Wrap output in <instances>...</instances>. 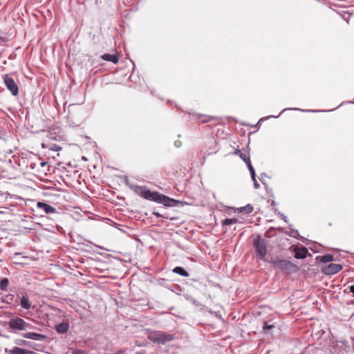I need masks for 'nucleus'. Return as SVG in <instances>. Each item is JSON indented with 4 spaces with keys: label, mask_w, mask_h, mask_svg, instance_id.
Listing matches in <instances>:
<instances>
[{
    "label": "nucleus",
    "mask_w": 354,
    "mask_h": 354,
    "mask_svg": "<svg viewBox=\"0 0 354 354\" xmlns=\"http://www.w3.org/2000/svg\"><path fill=\"white\" fill-rule=\"evenodd\" d=\"M137 192L143 198L153 201L156 202L161 203L165 206L171 207L176 205L178 201L170 198L163 194H159L156 192H151L150 190L145 187H140L137 189Z\"/></svg>",
    "instance_id": "1"
},
{
    "label": "nucleus",
    "mask_w": 354,
    "mask_h": 354,
    "mask_svg": "<svg viewBox=\"0 0 354 354\" xmlns=\"http://www.w3.org/2000/svg\"><path fill=\"white\" fill-rule=\"evenodd\" d=\"M148 339L153 343L164 344L173 340L174 336L162 331H150L148 335Z\"/></svg>",
    "instance_id": "2"
},
{
    "label": "nucleus",
    "mask_w": 354,
    "mask_h": 354,
    "mask_svg": "<svg viewBox=\"0 0 354 354\" xmlns=\"http://www.w3.org/2000/svg\"><path fill=\"white\" fill-rule=\"evenodd\" d=\"M253 246L255 249L257 254L261 259L266 261V255L267 254L266 241L258 235L253 241Z\"/></svg>",
    "instance_id": "3"
},
{
    "label": "nucleus",
    "mask_w": 354,
    "mask_h": 354,
    "mask_svg": "<svg viewBox=\"0 0 354 354\" xmlns=\"http://www.w3.org/2000/svg\"><path fill=\"white\" fill-rule=\"evenodd\" d=\"M4 84L12 95L17 96L19 93V87L15 81L8 74L2 76Z\"/></svg>",
    "instance_id": "4"
},
{
    "label": "nucleus",
    "mask_w": 354,
    "mask_h": 354,
    "mask_svg": "<svg viewBox=\"0 0 354 354\" xmlns=\"http://www.w3.org/2000/svg\"><path fill=\"white\" fill-rule=\"evenodd\" d=\"M9 325L12 329H16L19 330H25L27 328H32V326L30 324L26 322L21 318L12 319L10 321Z\"/></svg>",
    "instance_id": "5"
},
{
    "label": "nucleus",
    "mask_w": 354,
    "mask_h": 354,
    "mask_svg": "<svg viewBox=\"0 0 354 354\" xmlns=\"http://www.w3.org/2000/svg\"><path fill=\"white\" fill-rule=\"evenodd\" d=\"M272 263L274 268L287 272L291 271L295 268V265L292 263L286 260H274L272 261Z\"/></svg>",
    "instance_id": "6"
},
{
    "label": "nucleus",
    "mask_w": 354,
    "mask_h": 354,
    "mask_svg": "<svg viewBox=\"0 0 354 354\" xmlns=\"http://www.w3.org/2000/svg\"><path fill=\"white\" fill-rule=\"evenodd\" d=\"M342 269V266L337 263H330L322 269V272L326 275H332L339 272Z\"/></svg>",
    "instance_id": "7"
},
{
    "label": "nucleus",
    "mask_w": 354,
    "mask_h": 354,
    "mask_svg": "<svg viewBox=\"0 0 354 354\" xmlns=\"http://www.w3.org/2000/svg\"><path fill=\"white\" fill-rule=\"evenodd\" d=\"M9 354H36L34 351L22 348L18 346H15L12 349L6 350Z\"/></svg>",
    "instance_id": "8"
},
{
    "label": "nucleus",
    "mask_w": 354,
    "mask_h": 354,
    "mask_svg": "<svg viewBox=\"0 0 354 354\" xmlns=\"http://www.w3.org/2000/svg\"><path fill=\"white\" fill-rule=\"evenodd\" d=\"M37 207L43 209L46 214H54L56 212V209L55 207L43 202H38Z\"/></svg>",
    "instance_id": "9"
},
{
    "label": "nucleus",
    "mask_w": 354,
    "mask_h": 354,
    "mask_svg": "<svg viewBox=\"0 0 354 354\" xmlns=\"http://www.w3.org/2000/svg\"><path fill=\"white\" fill-rule=\"evenodd\" d=\"M23 336L28 339L39 341H43L47 338L46 335L36 333H26Z\"/></svg>",
    "instance_id": "10"
},
{
    "label": "nucleus",
    "mask_w": 354,
    "mask_h": 354,
    "mask_svg": "<svg viewBox=\"0 0 354 354\" xmlns=\"http://www.w3.org/2000/svg\"><path fill=\"white\" fill-rule=\"evenodd\" d=\"M42 147L43 148H46V149H48L54 151H59L62 149V147L59 145H58L57 144H55V143H51L49 141V139H46L42 143Z\"/></svg>",
    "instance_id": "11"
},
{
    "label": "nucleus",
    "mask_w": 354,
    "mask_h": 354,
    "mask_svg": "<svg viewBox=\"0 0 354 354\" xmlns=\"http://www.w3.org/2000/svg\"><path fill=\"white\" fill-rule=\"evenodd\" d=\"M307 254L308 250L304 248L295 249V257L296 259H304L306 257Z\"/></svg>",
    "instance_id": "12"
},
{
    "label": "nucleus",
    "mask_w": 354,
    "mask_h": 354,
    "mask_svg": "<svg viewBox=\"0 0 354 354\" xmlns=\"http://www.w3.org/2000/svg\"><path fill=\"white\" fill-rule=\"evenodd\" d=\"M102 58L107 62H111L114 64H117L119 61V57L118 55H110V54H104L102 56Z\"/></svg>",
    "instance_id": "13"
},
{
    "label": "nucleus",
    "mask_w": 354,
    "mask_h": 354,
    "mask_svg": "<svg viewBox=\"0 0 354 354\" xmlns=\"http://www.w3.org/2000/svg\"><path fill=\"white\" fill-rule=\"evenodd\" d=\"M69 328V324L67 322H62L56 326V330L59 333H65Z\"/></svg>",
    "instance_id": "14"
},
{
    "label": "nucleus",
    "mask_w": 354,
    "mask_h": 354,
    "mask_svg": "<svg viewBox=\"0 0 354 354\" xmlns=\"http://www.w3.org/2000/svg\"><path fill=\"white\" fill-rule=\"evenodd\" d=\"M235 154H237L240 158L246 163L248 167L249 164H251L250 157L247 153H242L240 150H236Z\"/></svg>",
    "instance_id": "15"
},
{
    "label": "nucleus",
    "mask_w": 354,
    "mask_h": 354,
    "mask_svg": "<svg viewBox=\"0 0 354 354\" xmlns=\"http://www.w3.org/2000/svg\"><path fill=\"white\" fill-rule=\"evenodd\" d=\"M197 118L200 120L201 122L206 123L214 120L215 118L214 116L198 114L197 115Z\"/></svg>",
    "instance_id": "16"
},
{
    "label": "nucleus",
    "mask_w": 354,
    "mask_h": 354,
    "mask_svg": "<svg viewBox=\"0 0 354 354\" xmlns=\"http://www.w3.org/2000/svg\"><path fill=\"white\" fill-rule=\"evenodd\" d=\"M173 272L180 274L183 277H189V273L182 267H176L173 269Z\"/></svg>",
    "instance_id": "17"
},
{
    "label": "nucleus",
    "mask_w": 354,
    "mask_h": 354,
    "mask_svg": "<svg viewBox=\"0 0 354 354\" xmlns=\"http://www.w3.org/2000/svg\"><path fill=\"white\" fill-rule=\"evenodd\" d=\"M153 214L158 218H160V217H162V218H167V219H169L171 221H175L176 219H178L177 217L176 216H169L167 214H161L158 211H153Z\"/></svg>",
    "instance_id": "18"
},
{
    "label": "nucleus",
    "mask_w": 354,
    "mask_h": 354,
    "mask_svg": "<svg viewBox=\"0 0 354 354\" xmlns=\"http://www.w3.org/2000/svg\"><path fill=\"white\" fill-rule=\"evenodd\" d=\"M319 261L322 263H328L333 261V255L328 254L319 257Z\"/></svg>",
    "instance_id": "19"
},
{
    "label": "nucleus",
    "mask_w": 354,
    "mask_h": 354,
    "mask_svg": "<svg viewBox=\"0 0 354 354\" xmlns=\"http://www.w3.org/2000/svg\"><path fill=\"white\" fill-rule=\"evenodd\" d=\"M21 306L25 309H29L30 308V304L27 297H22L21 299Z\"/></svg>",
    "instance_id": "20"
},
{
    "label": "nucleus",
    "mask_w": 354,
    "mask_h": 354,
    "mask_svg": "<svg viewBox=\"0 0 354 354\" xmlns=\"http://www.w3.org/2000/svg\"><path fill=\"white\" fill-rule=\"evenodd\" d=\"M253 209H254L253 207L251 205L248 204V205H245L244 207H241L240 208L239 211L241 212H244L245 214H249V213H251L253 211Z\"/></svg>",
    "instance_id": "21"
},
{
    "label": "nucleus",
    "mask_w": 354,
    "mask_h": 354,
    "mask_svg": "<svg viewBox=\"0 0 354 354\" xmlns=\"http://www.w3.org/2000/svg\"><path fill=\"white\" fill-rule=\"evenodd\" d=\"M9 281L7 278H4L0 281V289L2 290H6L8 286Z\"/></svg>",
    "instance_id": "22"
},
{
    "label": "nucleus",
    "mask_w": 354,
    "mask_h": 354,
    "mask_svg": "<svg viewBox=\"0 0 354 354\" xmlns=\"http://www.w3.org/2000/svg\"><path fill=\"white\" fill-rule=\"evenodd\" d=\"M237 218H226L223 221V225H229L237 223Z\"/></svg>",
    "instance_id": "23"
},
{
    "label": "nucleus",
    "mask_w": 354,
    "mask_h": 354,
    "mask_svg": "<svg viewBox=\"0 0 354 354\" xmlns=\"http://www.w3.org/2000/svg\"><path fill=\"white\" fill-rule=\"evenodd\" d=\"M248 168L250 170V174H251L253 181L254 182L255 185H257V180L255 178V172H254V169L252 164H249Z\"/></svg>",
    "instance_id": "24"
},
{
    "label": "nucleus",
    "mask_w": 354,
    "mask_h": 354,
    "mask_svg": "<svg viewBox=\"0 0 354 354\" xmlns=\"http://www.w3.org/2000/svg\"><path fill=\"white\" fill-rule=\"evenodd\" d=\"M274 327V325H270V324H268L267 322H264L263 328L264 330H268L272 329Z\"/></svg>",
    "instance_id": "25"
},
{
    "label": "nucleus",
    "mask_w": 354,
    "mask_h": 354,
    "mask_svg": "<svg viewBox=\"0 0 354 354\" xmlns=\"http://www.w3.org/2000/svg\"><path fill=\"white\" fill-rule=\"evenodd\" d=\"M73 354H86L85 351L82 350H76L73 352Z\"/></svg>",
    "instance_id": "26"
},
{
    "label": "nucleus",
    "mask_w": 354,
    "mask_h": 354,
    "mask_svg": "<svg viewBox=\"0 0 354 354\" xmlns=\"http://www.w3.org/2000/svg\"><path fill=\"white\" fill-rule=\"evenodd\" d=\"M350 292L354 295V285L351 286L349 288Z\"/></svg>",
    "instance_id": "27"
},
{
    "label": "nucleus",
    "mask_w": 354,
    "mask_h": 354,
    "mask_svg": "<svg viewBox=\"0 0 354 354\" xmlns=\"http://www.w3.org/2000/svg\"><path fill=\"white\" fill-rule=\"evenodd\" d=\"M124 352V350H120L117 353H115V354H123Z\"/></svg>",
    "instance_id": "28"
},
{
    "label": "nucleus",
    "mask_w": 354,
    "mask_h": 354,
    "mask_svg": "<svg viewBox=\"0 0 354 354\" xmlns=\"http://www.w3.org/2000/svg\"><path fill=\"white\" fill-rule=\"evenodd\" d=\"M40 165H41V167H44V166H45V165H46V162H41L40 163Z\"/></svg>",
    "instance_id": "29"
},
{
    "label": "nucleus",
    "mask_w": 354,
    "mask_h": 354,
    "mask_svg": "<svg viewBox=\"0 0 354 354\" xmlns=\"http://www.w3.org/2000/svg\"><path fill=\"white\" fill-rule=\"evenodd\" d=\"M26 343V341L25 340H21V342L19 343L20 345H23Z\"/></svg>",
    "instance_id": "30"
},
{
    "label": "nucleus",
    "mask_w": 354,
    "mask_h": 354,
    "mask_svg": "<svg viewBox=\"0 0 354 354\" xmlns=\"http://www.w3.org/2000/svg\"><path fill=\"white\" fill-rule=\"evenodd\" d=\"M138 346H142V344H138Z\"/></svg>",
    "instance_id": "31"
},
{
    "label": "nucleus",
    "mask_w": 354,
    "mask_h": 354,
    "mask_svg": "<svg viewBox=\"0 0 354 354\" xmlns=\"http://www.w3.org/2000/svg\"><path fill=\"white\" fill-rule=\"evenodd\" d=\"M136 354H142V353H137Z\"/></svg>",
    "instance_id": "32"
}]
</instances>
